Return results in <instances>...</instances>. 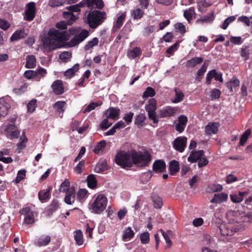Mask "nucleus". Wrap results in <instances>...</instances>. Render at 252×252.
Returning <instances> with one entry per match:
<instances>
[{
	"mask_svg": "<svg viewBox=\"0 0 252 252\" xmlns=\"http://www.w3.org/2000/svg\"><path fill=\"white\" fill-rule=\"evenodd\" d=\"M68 36L64 31L61 32L59 30L52 29L49 31L48 36L43 40L44 45L50 49H55L58 47L56 42L67 41Z\"/></svg>",
	"mask_w": 252,
	"mask_h": 252,
	"instance_id": "1",
	"label": "nucleus"
},
{
	"mask_svg": "<svg viewBox=\"0 0 252 252\" xmlns=\"http://www.w3.org/2000/svg\"><path fill=\"white\" fill-rule=\"evenodd\" d=\"M131 159L133 164L140 167L148 166L152 160V156L148 151L143 153L133 151L131 153Z\"/></svg>",
	"mask_w": 252,
	"mask_h": 252,
	"instance_id": "2",
	"label": "nucleus"
},
{
	"mask_svg": "<svg viewBox=\"0 0 252 252\" xmlns=\"http://www.w3.org/2000/svg\"><path fill=\"white\" fill-rule=\"evenodd\" d=\"M105 13L94 10L88 14L86 23L92 29H95L100 25L105 19Z\"/></svg>",
	"mask_w": 252,
	"mask_h": 252,
	"instance_id": "3",
	"label": "nucleus"
},
{
	"mask_svg": "<svg viewBox=\"0 0 252 252\" xmlns=\"http://www.w3.org/2000/svg\"><path fill=\"white\" fill-rule=\"evenodd\" d=\"M107 199L103 194H99L93 203L90 205V210L92 213L100 214L106 208Z\"/></svg>",
	"mask_w": 252,
	"mask_h": 252,
	"instance_id": "4",
	"label": "nucleus"
},
{
	"mask_svg": "<svg viewBox=\"0 0 252 252\" xmlns=\"http://www.w3.org/2000/svg\"><path fill=\"white\" fill-rule=\"evenodd\" d=\"M115 162L123 168L131 167L133 164L131 153L129 154L124 151H120L116 156Z\"/></svg>",
	"mask_w": 252,
	"mask_h": 252,
	"instance_id": "5",
	"label": "nucleus"
},
{
	"mask_svg": "<svg viewBox=\"0 0 252 252\" xmlns=\"http://www.w3.org/2000/svg\"><path fill=\"white\" fill-rule=\"evenodd\" d=\"M145 109L148 112L149 119L152 120L154 124L158 123L156 110L157 109V101L155 98H150L148 100V104L145 106Z\"/></svg>",
	"mask_w": 252,
	"mask_h": 252,
	"instance_id": "6",
	"label": "nucleus"
},
{
	"mask_svg": "<svg viewBox=\"0 0 252 252\" xmlns=\"http://www.w3.org/2000/svg\"><path fill=\"white\" fill-rule=\"evenodd\" d=\"M4 133L7 138L11 139H17L20 134V131L14 124H9L5 126Z\"/></svg>",
	"mask_w": 252,
	"mask_h": 252,
	"instance_id": "7",
	"label": "nucleus"
},
{
	"mask_svg": "<svg viewBox=\"0 0 252 252\" xmlns=\"http://www.w3.org/2000/svg\"><path fill=\"white\" fill-rule=\"evenodd\" d=\"M187 143V138L180 136L176 138L173 142V148L178 152L182 153L184 151Z\"/></svg>",
	"mask_w": 252,
	"mask_h": 252,
	"instance_id": "8",
	"label": "nucleus"
},
{
	"mask_svg": "<svg viewBox=\"0 0 252 252\" xmlns=\"http://www.w3.org/2000/svg\"><path fill=\"white\" fill-rule=\"evenodd\" d=\"M35 4L34 2H30L27 4V9L25 11L24 19L27 21H32L35 16Z\"/></svg>",
	"mask_w": 252,
	"mask_h": 252,
	"instance_id": "9",
	"label": "nucleus"
},
{
	"mask_svg": "<svg viewBox=\"0 0 252 252\" xmlns=\"http://www.w3.org/2000/svg\"><path fill=\"white\" fill-rule=\"evenodd\" d=\"M60 208L59 201L57 199H53L51 203L45 209L43 212L46 217H51L53 213Z\"/></svg>",
	"mask_w": 252,
	"mask_h": 252,
	"instance_id": "10",
	"label": "nucleus"
},
{
	"mask_svg": "<svg viewBox=\"0 0 252 252\" xmlns=\"http://www.w3.org/2000/svg\"><path fill=\"white\" fill-rule=\"evenodd\" d=\"M21 215H25V222L27 224H32L34 221V212L29 207L23 208L20 211Z\"/></svg>",
	"mask_w": 252,
	"mask_h": 252,
	"instance_id": "11",
	"label": "nucleus"
},
{
	"mask_svg": "<svg viewBox=\"0 0 252 252\" xmlns=\"http://www.w3.org/2000/svg\"><path fill=\"white\" fill-rule=\"evenodd\" d=\"M81 5L88 7H95L98 9H101L103 7L102 0H83L80 2Z\"/></svg>",
	"mask_w": 252,
	"mask_h": 252,
	"instance_id": "12",
	"label": "nucleus"
},
{
	"mask_svg": "<svg viewBox=\"0 0 252 252\" xmlns=\"http://www.w3.org/2000/svg\"><path fill=\"white\" fill-rule=\"evenodd\" d=\"M120 112L119 108L110 107L105 111V114L107 118L116 121L119 119Z\"/></svg>",
	"mask_w": 252,
	"mask_h": 252,
	"instance_id": "13",
	"label": "nucleus"
},
{
	"mask_svg": "<svg viewBox=\"0 0 252 252\" xmlns=\"http://www.w3.org/2000/svg\"><path fill=\"white\" fill-rule=\"evenodd\" d=\"M177 110V109L175 107L167 106L159 110V116L160 118L170 117L174 116Z\"/></svg>",
	"mask_w": 252,
	"mask_h": 252,
	"instance_id": "14",
	"label": "nucleus"
},
{
	"mask_svg": "<svg viewBox=\"0 0 252 252\" xmlns=\"http://www.w3.org/2000/svg\"><path fill=\"white\" fill-rule=\"evenodd\" d=\"M220 233L222 236H231L236 232L230 224L221 223L219 227Z\"/></svg>",
	"mask_w": 252,
	"mask_h": 252,
	"instance_id": "15",
	"label": "nucleus"
},
{
	"mask_svg": "<svg viewBox=\"0 0 252 252\" xmlns=\"http://www.w3.org/2000/svg\"><path fill=\"white\" fill-rule=\"evenodd\" d=\"M153 170L156 173H162L166 170V164L162 159L155 160L153 164Z\"/></svg>",
	"mask_w": 252,
	"mask_h": 252,
	"instance_id": "16",
	"label": "nucleus"
},
{
	"mask_svg": "<svg viewBox=\"0 0 252 252\" xmlns=\"http://www.w3.org/2000/svg\"><path fill=\"white\" fill-rule=\"evenodd\" d=\"M51 240L50 236L43 234L35 240L34 244L38 247H44L47 246L50 243Z\"/></svg>",
	"mask_w": 252,
	"mask_h": 252,
	"instance_id": "17",
	"label": "nucleus"
},
{
	"mask_svg": "<svg viewBox=\"0 0 252 252\" xmlns=\"http://www.w3.org/2000/svg\"><path fill=\"white\" fill-rule=\"evenodd\" d=\"M52 189V187L49 186L46 190L42 189L38 192V199L42 203L47 202L50 198V191Z\"/></svg>",
	"mask_w": 252,
	"mask_h": 252,
	"instance_id": "18",
	"label": "nucleus"
},
{
	"mask_svg": "<svg viewBox=\"0 0 252 252\" xmlns=\"http://www.w3.org/2000/svg\"><path fill=\"white\" fill-rule=\"evenodd\" d=\"M66 195L64 197V202L69 205H71L75 202V189L74 187H71L70 189L66 191Z\"/></svg>",
	"mask_w": 252,
	"mask_h": 252,
	"instance_id": "19",
	"label": "nucleus"
},
{
	"mask_svg": "<svg viewBox=\"0 0 252 252\" xmlns=\"http://www.w3.org/2000/svg\"><path fill=\"white\" fill-rule=\"evenodd\" d=\"M204 154V152L203 150H193L188 157V160L191 163H195L199 160L201 157H203Z\"/></svg>",
	"mask_w": 252,
	"mask_h": 252,
	"instance_id": "20",
	"label": "nucleus"
},
{
	"mask_svg": "<svg viewBox=\"0 0 252 252\" xmlns=\"http://www.w3.org/2000/svg\"><path fill=\"white\" fill-rule=\"evenodd\" d=\"M51 87L53 89V92L56 94H62L64 92L63 85L62 81L60 80H57L55 81L53 83Z\"/></svg>",
	"mask_w": 252,
	"mask_h": 252,
	"instance_id": "21",
	"label": "nucleus"
},
{
	"mask_svg": "<svg viewBox=\"0 0 252 252\" xmlns=\"http://www.w3.org/2000/svg\"><path fill=\"white\" fill-rule=\"evenodd\" d=\"M228 195L226 193L221 192L220 193L215 194L210 202L213 203H220L227 201Z\"/></svg>",
	"mask_w": 252,
	"mask_h": 252,
	"instance_id": "22",
	"label": "nucleus"
},
{
	"mask_svg": "<svg viewBox=\"0 0 252 252\" xmlns=\"http://www.w3.org/2000/svg\"><path fill=\"white\" fill-rule=\"evenodd\" d=\"M218 123H209L205 126V131L209 135L216 134L218 131Z\"/></svg>",
	"mask_w": 252,
	"mask_h": 252,
	"instance_id": "23",
	"label": "nucleus"
},
{
	"mask_svg": "<svg viewBox=\"0 0 252 252\" xmlns=\"http://www.w3.org/2000/svg\"><path fill=\"white\" fill-rule=\"evenodd\" d=\"M142 55V51L138 47H135L132 49L128 51L127 57L130 60H133L137 57H139Z\"/></svg>",
	"mask_w": 252,
	"mask_h": 252,
	"instance_id": "24",
	"label": "nucleus"
},
{
	"mask_svg": "<svg viewBox=\"0 0 252 252\" xmlns=\"http://www.w3.org/2000/svg\"><path fill=\"white\" fill-rule=\"evenodd\" d=\"M169 170L170 175H174L180 170L179 163L176 160H172L169 164Z\"/></svg>",
	"mask_w": 252,
	"mask_h": 252,
	"instance_id": "25",
	"label": "nucleus"
},
{
	"mask_svg": "<svg viewBox=\"0 0 252 252\" xmlns=\"http://www.w3.org/2000/svg\"><path fill=\"white\" fill-rule=\"evenodd\" d=\"M10 105L3 99H0V119L5 117L8 113Z\"/></svg>",
	"mask_w": 252,
	"mask_h": 252,
	"instance_id": "26",
	"label": "nucleus"
},
{
	"mask_svg": "<svg viewBox=\"0 0 252 252\" xmlns=\"http://www.w3.org/2000/svg\"><path fill=\"white\" fill-rule=\"evenodd\" d=\"M203 58L202 57H194L188 60L186 63V66L189 67H194L196 65L202 63Z\"/></svg>",
	"mask_w": 252,
	"mask_h": 252,
	"instance_id": "27",
	"label": "nucleus"
},
{
	"mask_svg": "<svg viewBox=\"0 0 252 252\" xmlns=\"http://www.w3.org/2000/svg\"><path fill=\"white\" fill-rule=\"evenodd\" d=\"M107 161L105 159H100L96 165L94 171L96 173H101L107 169Z\"/></svg>",
	"mask_w": 252,
	"mask_h": 252,
	"instance_id": "28",
	"label": "nucleus"
},
{
	"mask_svg": "<svg viewBox=\"0 0 252 252\" xmlns=\"http://www.w3.org/2000/svg\"><path fill=\"white\" fill-rule=\"evenodd\" d=\"M74 233V239L76 245L78 246L82 245L84 243V240L83 234L82 231L81 230H77L75 231Z\"/></svg>",
	"mask_w": 252,
	"mask_h": 252,
	"instance_id": "29",
	"label": "nucleus"
},
{
	"mask_svg": "<svg viewBox=\"0 0 252 252\" xmlns=\"http://www.w3.org/2000/svg\"><path fill=\"white\" fill-rule=\"evenodd\" d=\"M79 64H75L71 68L68 69L64 73V75L68 78H72L79 69Z\"/></svg>",
	"mask_w": 252,
	"mask_h": 252,
	"instance_id": "30",
	"label": "nucleus"
},
{
	"mask_svg": "<svg viewBox=\"0 0 252 252\" xmlns=\"http://www.w3.org/2000/svg\"><path fill=\"white\" fill-rule=\"evenodd\" d=\"M63 16L64 19H66V21L68 22L69 25H72L77 19V17L69 10L68 11H63Z\"/></svg>",
	"mask_w": 252,
	"mask_h": 252,
	"instance_id": "31",
	"label": "nucleus"
},
{
	"mask_svg": "<svg viewBox=\"0 0 252 252\" xmlns=\"http://www.w3.org/2000/svg\"><path fill=\"white\" fill-rule=\"evenodd\" d=\"M247 191H239L238 194L230 195L231 201L235 203H240L243 200V197L245 194H247Z\"/></svg>",
	"mask_w": 252,
	"mask_h": 252,
	"instance_id": "32",
	"label": "nucleus"
},
{
	"mask_svg": "<svg viewBox=\"0 0 252 252\" xmlns=\"http://www.w3.org/2000/svg\"><path fill=\"white\" fill-rule=\"evenodd\" d=\"M175 96L174 99L172 100L173 103H177L182 101L184 97V93L178 88L174 89Z\"/></svg>",
	"mask_w": 252,
	"mask_h": 252,
	"instance_id": "33",
	"label": "nucleus"
},
{
	"mask_svg": "<svg viewBox=\"0 0 252 252\" xmlns=\"http://www.w3.org/2000/svg\"><path fill=\"white\" fill-rule=\"evenodd\" d=\"M134 233L130 227L126 228L123 235V240L127 241L133 238Z\"/></svg>",
	"mask_w": 252,
	"mask_h": 252,
	"instance_id": "34",
	"label": "nucleus"
},
{
	"mask_svg": "<svg viewBox=\"0 0 252 252\" xmlns=\"http://www.w3.org/2000/svg\"><path fill=\"white\" fill-rule=\"evenodd\" d=\"M26 33L24 30L16 31L14 32L10 37V40L14 41L25 38Z\"/></svg>",
	"mask_w": 252,
	"mask_h": 252,
	"instance_id": "35",
	"label": "nucleus"
},
{
	"mask_svg": "<svg viewBox=\"0 0 252 252\" xmlns=\"http://www.w3.org/2000/svg\"><path fill=\"white\" fill-rule=\"evenodd\" d=\"M36 66V59L34 55H29L26 58L25 67L27 68H33Z\"/></svg>",
	"mask_w": 252,
	"mask_h": 252,
	"instance_id": "36",
	"label": "nucleus"
},
{
	"mask_svg": "<svg viewBox=\"0 0 252 252\" xmlns=\"http://www.w3.org/2000/svg\"><path fill=\"white\" fill-rule=\"evenodd\" d=\"M87 185L89 188L94 189L96 188L97 186V180L94 175L93 174H90L88 176L87 178Z\"/></svg>",
	"mask_w": 252,
	"mask_h": 252,
	"instance_id": "37",
	"label": "nucleus"
},
{
	"mask_svg": "<svg viewBox=\"0 0 252 252\" xmlns=\"http://www.w3.org/2000/svg\"><path fill=\"white\" fill-rule=\"evenodd\" d=\"M152 200L154 204V208L160 209L163 205L162 198L157 195H154L152 196Z\"/></svg>",
	"mask_w": 252,
	"mask_h": 252,
	"instance_id": "38",
	"label": "nucleus"
},
{
	"mask_svg": "<svg viewBox=\"0 0 252 252\" xmlns=\"http://www.w3.org/2000/svg\"><path fill=\"white\" fill-rule=\"evenodd\" d=\"M88 191L85 189H79L76 193V197L78 200L83 203L84 200L86 199Z\"/></svg>",
	"mask_w": 252,
	"mask_h": 252,
	"instance_id": "39",
	"label": "nucleus"
},
{
	"mask_svg": "<svg viewBox=\"0 0 252 252\" xmlns=\"http://www.w3.org/2000/svg\"><path fill=\"white\" fill-rule=\"evenodd\" d=\"M106 145V141L102 140L98 142L96 145L94 147L93 152L95 154H99L101 151H102Z\"/></svg>",
	"mask_w": 252,
	"mask_h": 252,
	"instance_id": "40",
	"label": "nucleus"
},
{
	"mask_svg": "<svg viewBox=\"0 0 252 252\" xmlns=\"http://www.w3.org/2000/svg\"><path fill=\"white\" fill-rule=\"evenodd\" d=\"M215 19V16L213 13H210L207 14L206 16H204L203 17L199 19H198L196 21L197 23H211Z\"/></svg>",
	"mask_w": 252,
	"mask_h": 252,
	"instance_id": "41",
	"label": "nucleus"
},
{
	"mask_svg": "<svg viewBox=\"0 0 252 252\" xmlns=\"http://www.w3.org/2000/svg\"><path fill=\"white\" fill-rule=\"evenodd\" d=\"M65 102L63 101H58L53 105V108L56 110L59 113L63 114L64 111V106Z\"/></svg>",
	"mask_w": 252,
	"mask_h": 252,
	"instance_id": "42",
	"label": "nucleus"
},
{
	"mask_svg": "<svg viewBox=\"0 0 252 252\" xmlns=\"http://www.w3.org/2000/svg\"><path fill=\"white\" fill-rule=\"evenodd\" d=\"M160 231L166 243V248H169L172 245V241L169 238V235L171 234L172 231H168L167 232H165L162 229H161Z\"/></svg>",
	"mask_w": 252,
	"mask_h": 252,
	"instance_id": "43",
	"label": "nucleus"
},
{
	"mask_svg": "<svg viewBox=\"0 0 252 252\" xmlns=\"http://www.w3.org/2000/svg\"><path fill=\"white\" fill-rule=\"evenodd\" d=\"M85 167V160L82 159L78 163L74 168L73 170L75 173L78 175H80L82 173V170Z\"/></svg>",
	"mask_w": 252,
	"mask_h": 252,
	"instance_id": "44",
	"label": "nucleus"
},
{
	"mask_svg": "<svg viewBox=\"0 0 252 252\" xmlns=\"http://www.w3.org/2000/svg\"><path fill=\"white\" fill-rule=\"evenodd\" d=\"M25 133L23 132L22 133V135L24 136V137L20 138V142L17 144V147L18 148L17 150H18V153H19L21 152V150H23L26 147V143L28 141V138L26 136H25Z\"/></svg>",
	"mask_w": 252,
	"mask_h": 252,
	"instance_id": "45",
	"label": "nucleus"
},
{
	"mask_svg": "<svg viewBox=\"0 0 252 252\" xmlns=\"http://www.w3.org/2000/svg\"><path fill=\"white\" fill-rule=\"evenodd\" d=\"M144 14V11L139 8L134 9L131 11V15L134 19L138 20L141 19Z\"/></svg>",
	"mask_w": 252,
	"mask_h": 252,
	"instance_id": "46",
	"label": "nucleus"
},
{
	"mask_svg": "<svg viewBox=\"0 0 252 252\" xmlns=\"http://www.w3.org/2000/svg\"><path fill=\"white\" fill-rule=\"evenodd\" d=\"M251 133V130L250 129H247L243 134L241 135L239 144L241 146H244L246 142L247 141L249 136L250 135Z\"/></svg>",
	"mask_w": 252,
	"mask_h": 252,
	"instance_id": "47",
	"label": "nucleus"
},
{
	"mask_svg": "<svg viewBox=\"0 0 252 252\" xmlns=\"http://www.w3.org/2000/svg\"><path fill=\"white\" fill-rule=\"evenodd\" d=\"M70 182L67 179H65V180L61 184L60 187L59 188V191L61 192H65L70 189Z\"/></svg>",
	"mask_w": 252,
	"mask_h": 252,
	"instance_id": "48",
	"label": "nucleus"
},
{
	"mask_svg": "<svg viewBox=\"0 0 252 252\" xmlns=\"http://www.w3.org/2000/svg\"><path fill=\"white\" fill-rule=\"evenodd\" d=\"M126 14L125 13H122L120 15L117 19L116 24L114 26V28L116 29H120L123 25L124 21L125 20Z\"/></svg>",
	"mask_w": 252,
	"mask_h": 252,
	"instance_id": "49",
	"label": "nucleus"
},
{
	"mask_svg": "<svg viewBox=\"0 0 252 252\" xmlns=\"http://www.w3.org/2000/svg\"><path fill=\"white\" fill-rule=\"evenodd\" d=\"M146 118L144 114H140L135 116V124L138 126H141L142 123L144 122Z\"/></svg>",
	"mask_w": 252,
	"mask_h": 252,
	"instance_id": "50",
	"label": "nucleus"
},
{
	"mask_svg": "<svg viewBox=\"0 0 252 252\" xmlns=\"http://www.w3.org/2000/svg\"><path fill=\"white\" fill-rule=\"evenodd\" d=\"M207 66V64H206L205 63H204L201 66L200 68L197 71V76L196 79L197 80L200 81L202 78V76L204 75V74L206 71Z\"/></svg>",
	"mask_w": 252,
	"mask_h": 252,
	"instance_id": "51",
	"label": "nucleus"
},
{
	"mask_svg": "<svg viewBox=\"0 0 252 252\" xmlns=\"http://www.w3.org/2000/svg\"><path fill=\"white\" fill-rule=\"evenodd\" d=\"M216 74V70L214 69H212L207 73L206 77V84L207 85L211 84V81L213 78H214Z\"/></svg>",
	"mask_w": 252,
	"mask_h": 252,
	"instance_id": "52",
	"label": "nucleus"
},
{
	"mask_svg": "<svg viewBox=\"0 0 252 252\" xmlns=\"http://www.w3.org/2000/svg\"><path fill=\"white\" fill-rule=\"evenodd\" d=\"M156 94V92L153 88L148 87L146 88L145 91L144 92L142 97L143 98H147L149 97H153Z\"/></svg>",
	"mask_w": 252,
	"mask_h": 252,
	"instance_id": "53",
	"label": "nucleus"
},
{
	"mask_svg": "<svg viewBox=\"0 0 252 252\" xmlns=\"http://www.w3.org/2000/svg\"><path fill=\"white\" fill-rule=\"evenodd\" d=\"M83 7H84V5H81L80 2L78 4L67 6L66 7V9L73 13V12H80V8Z\"/></svg>",
	"mask_w": 252,
	"mask_h": 252,
	"instance_id": "54",
	"label": "nucleus"
},
{
	"mask_svg": "<svg viewBox=\"0 0 252 252\" xmlns=\"http://www.w3.org/2000/svg\"><path fill=\"white\" fill-rule=\"evenodd\" d=\"M194 14H195V11L193 7L189 8L188 10H185L184 13V17L188 21L192 19Z\"/></svg>",
	"mask_w": 252,
	"mask_h": 252,
	"instance_id": "55",
	"label": "nucleus"
},
{
	"mask_svg": "<svg viewBox=\"0 0 252 252\" xmlns=\"http://www.w3.org/2000/svg\"><path fill=\"white\" fill-rule=\"evenodd\" d=\"M102 103L99 102H91L84 110V113L89 112L94 109L96 107L100 106Z\"/></svg>",
	"mask_w": 252,
	"mask_h": 252,
	"instance_id": "56",
	"label": "nucleus"
},
{
	"mask_svg": "<svg viewBox=\"0 0 252 252\" xmlns=\"http://www.w3.org/2000/svg\"><path fill=\"white\" fill-rule=\"evenodd\" d=\"M75 35L79 40V41L81 42L88 36L89 32L86 30H83L78 34Z\"/></svg>",
	"mask_w": 252,
	"mask_h": 252,
	"instance_id": "57",
	"label": "nucleus"
},
{
	"mask_svg": "<svg viewBox=\"0 0 252 252\" xmlns=\"http://www.w3.org/2000/svg\"><path fill=\"white\" fill-rule=\"evenodd\" d=\"M98 43V39L97 37H94L92 40L89 41L85 46L86 50H88L92 48L94 46L97 45Z\"/></svg>",
	"mask_w": 252,
	"mask_h": 252,
	"instance_id": "58",
	"label": "nucleus"
},
{
	"mask_svg": "<svg viewBox=\"0 0 252 252\" xmlns=\"http://www.w3.org/2000/svg\"><path fill=\"white\" fill-rule=\"evenodd\" d=\"M221 91L218 89H214L211 91L210 97L211 100H214L220 97Z\"/></svg>",
	"mask_w": 252,
	"mask_h": 252,
	"instance_id": "59",
	"label": "nucleus"
},
{
	"mask_svg": "<svg viewBox=\"0 0 252 252\" xmlns=\"http://www.w3.org/2000/svg\"><path fill=\"white\" fill-rule=\"evenodd\" d=\"M37 76V72L36 71L29 70H27L24 73V76L28 79H31L34 78Z\"/></svg>",
	"mask_w": 252,
	"mask_h": 252,
	"instance_id": "60",
	"label": "nucleus"
},
{
	"mask_svg": "<svg viewBox=\"0 0 252 252\" xmlns=\"http://www.w3.org/2000/svg\"><path fill=\"white\" fill-rule=\"evenodd\" d=\"M36 102L37 100L33 99L28 103L27 108L28 112L32 113L34 111L36 107Z\"/></svg>",
	"mask_w": 252,
	"mask_h": 252,
	"instance_id": "61",
	"label": "nucleus"
},
{
	"mask_svg": "<svg viewBox=\"0 0 252 252\" xmlns=\"http://www.w3.org/2000/svg\"><path fill=\"white\" fill-rule=\"evenodd\" d=\"M64 3V0H50L48 4L52 7H58Z\"/></svg>",
	"mask_w": 252,
	"mask_h": 252,
	"instance_id": "62",
	"label": "nucleus"
},
{
	"mask_svg": "<svg viewBox=\"0 0 252 252\" xmlns=\"http://www.w3.org/2000/svg\"><path fill=\"white\" fill-rule=\"evenodd\" d=\"M112 125V123H109L108 118L107 117L103 120L99 125V128L102 130H106Z\"/></svg>",
	"mask_w": 252,
	"mask_h": 252,
	"instance_id": "63",
	"label": "nucleus"
},
{
	"mask_svg": "<svg viewBox=\"0 0 252 252\" xmlns=\"http://www.w3.org/2000/svg\"><path fill=\"white\" fill-rule=\"evenodd\" d=\"M140 241L143 244L149 243L150 241L149 233L148 232H145L140 235Z\"/></svg>",
	"mask_w": 252,
	"mask_h": 252,
	"instance_id": "64",
	"label": "nucleus"
}]
</instances>
